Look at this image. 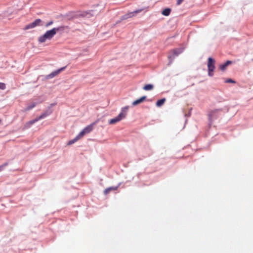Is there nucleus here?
Segmentation results:
<instances>
[{"label": "nucleus", "mask_w": 253, "mask_h": 253, "mask_svg": "<svg viewBox=\"0 0 253 253\" xmlns=\"http://www.w3.org/2000/svg\"><path fill=\"white\" fill-rule=\"evenodd\" d=\"M36 105V103H32L30 105H29L26 109H25L26 111H29V110H30L31 109H33V108H34Z\"/></svg>", "instance_id": "19"}, {"label": "nucleus", "mask_w": 253, "mask_h": 253, "mask_svg": "<svg viewBox=\"0 0 253 253\" xmlns=\"http://www.w3.org/2000/svg\"><path fill=\"white\" fill-rule=\"evenodd\" d=\"M1 120L0 119V123H1Z\"/></svg>", "instance_id": "27"}, {"label": "nucleus", "mask_w": 253, "mask_h": 253, "mask_svg": "<svg viewBox=\"0 0 253 253\" xmlns=\"http://www.w3.org/2000/svg\"><path fill=\"white\" fill-rule=\"evenodd\" d=\"M96 122H94L91 124L87 126L85 128H84L79 134L81 137H83L85 134L91 132L94 126L95 125Z\"/></svg>", "instance_id": "4"}, {"label": "nucleus", "mask_w": 253, "mask_h": 253, "mask_svg": "<svg viewBox=\"0 0 253 253\" xmlns=\"http://www.w3.org/2000/svg\"><path fill=\"white\" fill-rule=\"evenodd\" d=\"M118 187V186H116V187H109V189L110 190H111V191H113V190H117Z\"/></svg>", "instance_id": "26"}, {"label": "nucleus", "mask_w": 253, "mask_h": 253, "mask_svg": "<svg viewBox=\"0 0 253 253\" xmlns=\"http://www.w3.org/2000/svg\"><path fill=\"white\" fill-rule=\"evenodd\" d=\"M6 88L5 84L3 83H0V89L4 90Z\"/></svg>", "instance_id": "21"}, {"label": "nucleus", "mask_w": 253, "mask_h": 253, "mask_svg": "<svg viewBox=\"0 0 253 253\" xmlns=\"http://www.w3.org/2000/svg\"><path fill=\"white\" fill-rule=\"evenodd\" d=\"M171 52L173 53V56L169 55V58H174L175 56L178 55L182 52V50L180 48H176L173 49Z\"/></svg>", "instance_id": "8"}, {"label": "nucleus", "mask_w": 253, "mask_h": 253, "mask_svg": "<svg viewBox=\"0 0 253 253\" xmlns=\"http://www.w3.org/2000/svg\"><path fill=\"white\" fill-rule=\"evenodd\" d=\"M110 191H111V190H110L109 188H106L104 191V194L105 195H107L108 194Z\"/></svg>", "instance_id": "23"}, {"label": "nucleus", "mask_w": 253, "mask_h": 253, "mask_svg": "<svg viewBox=\"0 0 253 253\" xmlns=\"http://www.w3.org/2000/svg\"><path fill=\"white\" fill-rule=\"evenodd\" d=\"M68 26H61L47 31L43 35L40 36L38 39L39 42L41 43L44 42L47 40H51L59 31H64L68 29Z\"/></svg>", "instance_id": "1"}, {"label": "nucleus", "mask_w": 253, "mask_h": 253, "mask_svg": "<svg viewBox=\"0 0 253 253\" xmlns=\"http://www.w3.org/2000/svg\"><path fill=\"white\" fill-rule=\"evenodd\" d=\"M170 12L171 9L169 8H167L162 11V14L165 16H169L170 14Z\"/></svg>", "instance_id": "16"}, {"label": "nucleus", "mask_w": 253, "mask_h": 253, "mask_svg": "<svg viewBox=\"0 0 253 253\" xmlns=\"http://www.w3.org/2000/svg\"><path fill=\"white\" fill-rule=\"evenodd\" d=\"M82 137L80 136L79 134H78L74 139L69 141L68 143V145H72L74 144L75 142L77 141L78 140L81 139Z\"/></svg>", "instance_id": "15"}, {"label": "nucleus", "mask_w": 253, "mask_h": 253, "mask_svg": "<svg viewBox=\"0 0 253 253\" xmlns=\"http://www.w3.org/2000/svg\"><path fill=\"white\" fill-rule=\"evenodd\" d=\"M65 67L61 68L54 72H53L51 74H49L47 76V77L48 78H53L54 77H55V76H57L58 74H59L62 71H63L65 69Z\"/></svg>", "instance_id": "10"}, {"label": "nucleus", "mask_w": 253, "mask_h": 253, "mask_svg": "<svg viewBox=\"0 0 253 253\" xmlns=\"http://www.w3.org/2000/svg\"><path fill=\"white\" fill-rule=\"evenodd\" d=\"M128 108V106H126L122 109V112L119 115H122L121 118L122 119H124L126 117Z\"/></svg>", "instance_id": "12"}, {"label": "nucleus", "mask_w": 253, "mask_h": 253, "mask_svg": "<svg viewBox=\"0 0 253 253\" xmlns=\"http://www.w3.org/2000/svg\"><path fill=\"white\" fill-rule=\"evenodd\" d=\"M8 165V163H5L2 165L0 166V172L4 168Z\"/></svg>", "instance_id": "20"}, {"label": "nucleus", "mask_w": 253, "mask_h": 253, "mask_svg": "<svg viewBox=\"0 0 253 253\" xmlns=\"http://www.w3.org/2000/svg\"><path fill=\"white\" fill-rule=\"evenodd\" d=\"M154 87V86L152 84H148L145 85L143 87V89L145 90H152Z\"/></svg>", "instance_id": "18"}, {"label": "nucleus", "mask_w": 253, "mask_h": 253, "mask_svg": "<svg viewBox=\"0 0 253 253\" xmlns=\"http://www.w3.org/2000/svg\"><path fill=\"white\" fill-rule=\"evenodd\" d=\"M225 82L228 83H235V82L234 81L230 79L227 80Z\"/></svg>", "instance_id": "24"}, {"label": "nucleus", "mask_w": 253, "mask_h": 253, "mask_svg": "<svg viewBox=\"0 0 253 253\" xmlns=\"http://www.w3.org/2000/svg\"><path fill=\"white\" fill-rule=\"evenodd\" d=\"M230 64H231V61H227L226 63H225L221 65L220 66L219 68H220V70L224 71L226 69L227 66Z\"/></svg>", "instance_id": "14"}, {"label": "nucleus", "mask_w": 253, "mask_h": 253, "mask_svg": "<svg viewBox=\"0 0 253 253\" xmlns=\"http://www.w3.org/2000/svg\"><path fill=\"white\" fill-rule=\"evenodd\" d=\"M146 99V96H142V97H140L139 99L134 101L132 103V105L133 106L137 105L140 104L141 103L143 102L144 100H145Z\"/></svg>", "instance_id": "11"}, {"label": "nucleus", "mask_w": 253, "mask_h": 253, "mask_svg": "<svg viewBox=\"0 0 253 253\" xmlns=\"http://www.w3.org/2000/svg\"><path fill=\"white\" fill-rule=\"evenodd\" d=\"M53 23V21L52 20H51V21H49L48 22H47V23H46V24L45 25V26L46 27H48L50 25H52Z\"/></svg>", "instance_id": "22"}, {"label": "nucleus", "mask_w": 253, "mask_h": 253, "mask_svg": "<svg viewBox=\"0 0 253 253\" xmlns=\"http://www.w3.org/2000/svg\"><path fill=\"white\" fill-rule=\"evenodd\" d=\"M165 101H166V99L165 98H163V99H160V100H158L157 101V102H156L157 106V107H161V106H162L164 104Z\"/></svg>", "instance_id": "17"}, {"label": "nucleus", "mask_w": 253, "mask_h": 253, "mask_svg": "<svg viewBox=\"0 0 253 253\" xmlns=\"http://www.w3.org/2000/svg\"><path fill=\"white\" fill-rule=\"evenodd\" d=\"M50 114V112H44V113L42 114L41 115H40L39 117L36 118V119L30 121L28 122H27L25 125V128H27L30 127L32 125L36 123L37 122L39 121V120L44 118L46 116H47L48 115Z\"/></svg>", "instance_id": "2"}, {"label": "nucleus", "mask_w": 253, "mask_h": 253, "mask_svg": "<svg viewBox=\"0 0 253 253\" xmlns=\"http://www.w3.org/2000/svg\"><path fill=\"white\" fill-rule=\"evenodd\" d=\"M221 111H222V110L221 109H214L209 111L208 116L210 120H211L217 118L218 116L219 112Z\"/></svg>", "instance_id": "5"}, {"label": "nucleus", "mask_w": 253, "mask_h": 253, "mask_svg": "<svg viewBox=\"0 0 253 253\" xmlns=\"http://www.w3.org/2000/svg\"><path fill=\"white\" fill-rule=\"evenodd\" d=\"M128 108V106H126L122 109V112L119 115H122L121 118L122 119H124L126 117Z\"/></svg>", "instance_id": "13"}, {"label": "nucleus", "mask_w": 253, "mask_h": 253, "mask_svg": "<svg viewBox=\"0 0 253 253\" xmlns=\"http://www.w3.org/2000/svg\"><path fill=\"white\" fill-rule=\"evenodd\" d=\"M184 1V0H176V4L177 5H179L181 3Z\"/></svg>", "instance_id": "25"}, {"label": "nucleus", "mask_w": 253, "mask_h": 253, "mask_svg": "<svg viewBox=\"0 0 253 253\" xmlns=\"http://www.w3.org/2000/svg\"><path fill=\"white\" fill-rule=\"evenodd\" d=\"M215 60L211 57L208 58V75L209 76H212L213 75V71L215 69Z\"/></svg>", "instance_id": "3"}, {"label": "nucleus", "mask_w": 253, "mask_h": 253, "mask_svg": "<svg viewBox=\"0 0 253 253\" xmlns=\"http://www.w3.org/2000/svg\"><path fill=\"white\" fill-rule=\"evenodd\" d=\"M122 115H119L117 117L111 119L109 121V124H115L119 122H120L121 120H122L123 119L121 118Z\"/></svg>", "instance_id": "9"}, {"label": "nucleus", "mask_w": 253, "mask_h": 253, "mask_svg": "<svg viewBox=\"0 0 253 253\" xmlns=\"http://www.w3.org/2000/svg\"><path fill=\"white\" fill-rule=\"evenodd\" d=\"M41 22L42 20L40 19H37L36 20H35L33 22L26 25V27L24 28V29L28 30L34 28L35 27L40 25Z\"/></svg>", "instance_id": "6"}, {"label": "nucleus", "mask_w": 253, "mask_h": 253, "mask_svg": "<svg viewBox=\"0 0 253 253\" xmlns=\"http://www.w3.org/2000/svg\"><path fill=\"white\" fill-rule=\"evenodd\" d=\"M142 11V9H138V10H135L133 12H131L126 13L122 17L121 19L125 20V19L129 18H131L133 16H134L135 14L141 12Z\"/></svg>", "instance_id": "7"}]
</instances>
